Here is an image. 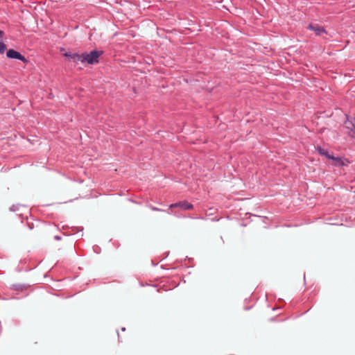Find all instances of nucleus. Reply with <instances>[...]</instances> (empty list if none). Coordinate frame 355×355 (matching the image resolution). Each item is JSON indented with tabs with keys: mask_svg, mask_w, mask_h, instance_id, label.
Here are the masks:
<instances>
[{
	"mask_svg": "<svg viewBox=\"0 0 355 355\" xmlns=\"http://www.w3.org/2000/svg\"><path fill=\"white\" fill-rule=\"evenodd\" d=\"M317 150L321 155L326 156L327 158L335 161L336 165H341L343 164L342 160L339 157H334L333 155L329 154L328 151L321 147H318Z\"/></svg>",
	"mask_w": 355,
	"mask_h": 355,
	"instance_id": "obj_2",
	"label": "nucleus"
},
{
	"mask_svg": "<svg viewBox=\"0 0 355 355\" xmlns=\"http://www.w3.org/2000/svg\"><path fill=\"white\" fill-rule=\"evenodd\" d=\"M345 124L346 128L349 130V131H351L353 128H355V121L347 120Z\"/></svg>",
	"mask_w": 355,
	"mask_h": 355,
	"instance_id": "obj_7",
	"label": "nucleus"
},
{
	"mask_svg": "<svg viewBox=\"0 0 355 355\" xmlns=\"http://www.w3.org/2000/svg\"><path fill=\"white\" fill-rule=\"evenodd\" d=\"M178 207H180L181 209H182L184 210H189V209H193V205L191 203L186 202V201L180 202L175 203V204H171L170 205V208Z\"/></svg>",
	"mask_w": 355,
	"mask_h": 355,
	"instance_id": "obj_4",
	"label": "nucleus"
},
{
	"mask_svg": "<svg viewBox=\"0 0 355 355\" xmlns=\"http://www.w3.org/2000/svg\"><path fill=\"white\" fill-rule=\"evenodd\" d=\"M349 135L352 137L355 138V128H353L351 131L349 132Z\"/></svg>",
	"mask_w": 355,
	"mask_h": 355,
	"instance_id": "obj_9",
	"label": "nucleus"
},
{
	"mask_svg": "<svg viewBox=\"0 0 355 355\" xmlns=\"http://www.w3.org/2000/svg\"><path fill=\"white\" fill-rule=\"evenodd\" d=\"M3 35V31H0V35Z\"/></svg>",
	"mask_w": 355,
	"mask_h": 355,
	"instance_id": "obj_11",
	"label": "nucleus"
},
{
	"mask_svg": "<svg viewBox=\"0 0 355 355\" xmlns=\"http://www.w3.org/2000/svg\"><path fill=\"white\" fill-rule=\"evenodd\" d=\"M308 28L314 31L317 35H320L322 33H325L324 28L317 24H310L309 25Z\"/></svg>",
	"mask_w": 355,
	"mask_h": 355,
	"instance_id": "obj_5",
	"label": "nucleus"
},
{
	"mask_svg": "<svg viewBox=\"0 0 355 355\" xmlns=\"http://www.w3.org/2000/svg\"><path fill=\"white\" fill-rule=\"evenodd\" d=\"M6 50V44L3 42H0V53H4V51Z\"/></svg>",
	"mask_w": 355,
	"mask_h": 355,
	"instance_id": "obj_8",
	"label": "nucleus"
},
{
	"mask_svg": "<svg viewBox=\"0 0 355 355\" xmlns=\"http://www.w3.org/2000/svg\"><path fill=\"white\" fill-rule=\"evenodd\" d=\"M83 53H82V54L73 53L71 55V60L74 62H81L83 63Z\"/></svg>",
	"mask_w": 355,
	"mask_h": 355,
	"instance_id": "obj_6",
	"label": "nucleus"
},
{
	"mask_svg": "<svg viewBox=\"0 0 355 355\" xmlns=\"http://www.w3.org/2000/svg\"><path fill=\"white\" fill-rule=\"evenodd\" d=\"M7 57L12 59H17L23 61L24 62H27V60L26 58L22 55L18 51H16L14 49H10L7 51Z\"/></svg>",
	"mask_w": 355,
	"mask_h": 355,
	"instance_id": "obj_3",
	"label": "nucleus"
},
{
	"mask_svg": "<svg viewBox=\"0 0 355 355\" xmlns=\"http://www.w3.org/2000/svg\"><path fill=\"white\" fill-rule=\"evenodd\" d=\"M71 55H72V54H70V53H64V55L65 57H68V58H69L70 59H71Z\"/></svg>",
	"mask_w": 355,
	"mask_h": 355,
	"instance_id": "obj_10",
	"label": "nucleus"
},
{
	"mask_svg": "<svg viewBox=\"0 0 355 355\" xmlns=\"http://www.w3.org/2000/svg\"><path fill=\"white\" fill-rule=\"evenodd\" d=\"M102 54V51H93L89 53H83V62L89 64H94L98 62V58Z\"/></svg>",
	"mask_w": 355,
	"mask_h": 355,
	"instance_id": "obj_1",
	"label": "nucleus"
}]
</instances>
